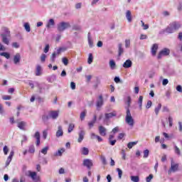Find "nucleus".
Instances as JSON below:
<instances>
[{
	"mask_svg": "<svg viewBox=\"0 0 182 182\" xmlns=\"http://www.w3.org/2000/svg\"><path fill=\"white\" fill-rule=\"evenodd\" d=\"M63 153H65V148H61L58 149L55 154L54 156L55 157H62Z\"/></svg>",
	"mask_w": 182,
	"mask_h": 182,
	"instance_id": "18",
	"label": "nucleus"
},
{
	"mask_svg": "<svg viewBox=\"0 0 182 182\" xmlns=\"http://www.w3.org/2000/svg\"><path fill=\"white\" fill-rule=\"evenodd\" d=\"M163 86H166V85H168V79H164L162 81Z\"/></svg>",
	"mask_w": 182,
	"mask_h": 182,
	"instance_id": "61",
	"label": "nucleus"
},
{
	"mask_svg": "<svg viewBox=\"0 0 182 182\" xmlns=\"http://www.w3.org/2000/svg\"><path fill=\"white\" fill-rule=\"evenodd\" d=\"M150 153V151L149 149H146L144 151V159H147L149 157V154Z\"/></svg>",
	"mask_w": 182,
	"mask_h": 182,
	"instance_id": "45",
	"label": "nucleus"
},
{
	"mask_svg": "<svg viewBox=\"0 0 182 182\" xmlns=\"http://www.w3.org/2000/svg\"><path fill=\"white\" fill-rule=\"evenodd\" d=\"M25 126H26V122L21 121L18 123L17 127L20 129V130H25Z\"/></svg>",
	"mask_w": 182,
	"mask_h": 182,
	"instance_id": "24",
	"label": "nucleus"
},
{
	"mask_svg": "<svg viewBox=\"0 0 182 182\" xmlns=\"http://www.w3.org/2000/svg\"><path fill=\"white\" fill-rule=\"evenodd\" d=\"M153 174H149V176H147L146 178V182H151V180H153Z\"/></svg>",
	"mask_w": 182,
	"mask_h": 182,
	"instance_id": "50",
	"label": "nucleus"
},
{
	"mask_svg": "<svg viewBox=\"0 0 182 182\" xmlns=\"http://www.w3.org/2000/svg\"><path fill=\"white\" fill-rule=\"evenodd\" d=\"M23 139L21 140V146H23V143L28 141V136L26 135L22 136Z\"/></svg>",
	"mask_w": 182,
	"mask_h": 182,
	"instance_id": "49",
	"label": "nucleus"
},
{
	"mask_svg": "<svg viewBox=\"0 0 182 182\" xmlns=\"http://www.w3.org/2000/svg\"><path fill=\"white\" fill-rule=\"evenodd\" d=\"M87 39L90 48H93V41H92V38H90V33H88Z\"/></svg>",
	"mask_w": 182,
	"mask_h": 182,
	"instance_id": "32",
	"label": "nucleus"
},
{
	"mask_svg": "<svg viewBox=\"0 0 182 182\" xmlns=\"http://www.w3.org/2000/svg\"><path fill=\"white\" fill-rule=\"evenodd\" d=\"M109 68L112 69V70H114V69H116V62H114L113 60L109 61Z\"/></svg>",
	"mask_w": 182,
	"mask_h": 182,
	"instance_id": "30",
	"label": "nucleus"
},
{
	"mask_svg": "<svg viewBox=\"0 0 182 182\" xmlns=\"http://www.w3.org/2000/svg\"><path fill=\"white\" fill-rule=\"evenodd\" d=\"M123 45L122 43H119L118 44V55L119 56H122V53H123V52H124V50L123 49Z\"/></svg>",
	"mask_w": 182,
	"mask_h": 182,
	"instance_id": "28",
	"label": "nucleus"
},
{
	"mask_svg": "<svg viewBox=\"0 0 182 182\" xmlns=\"http://www.w3.org/2000/svg\"><path fill=\"white\" fill-rule=\"evenodd\" d=\"M0 56H4V58H6V59H9V58H11V55L9 54V53L6 52L1 53Z\"/></svg>",
	"mask_w": 182,
	"mask_h": 182,
	"instance_id": "37",
	"label": "nucleus"
},
{
	"mask_svg": "<svg viewBox=\"0 0 182 182\" xmlns=\"http://www.w3.org/2000/svg\"><path fill=\"white\" fill-rule=\"evenodd\" d=\"M176 32L173 26L169 24L165 29H162L159 31V35H165V33H174Z\"/></svg>",
	"mask_w": 182,
	"mask_h": 182,
	"instance_id": "5",
	"label": "nucleus"
},
{
	"mask_svg": "<svg viewBox=\"0 0 182 182\" xmlns=\"http://www.w3.org/2000/svg\"><path fill=\"white\" fill-rule=\"evenodd\" d=\"M100 160L104 166H106V164H107V161L106 160V157H105V156L102 155L100 156Z\"/></svg>",
	"mask_w": 182,
	"mask_h": 182,
	"instance_id": "42",
	"label": "nucleus"
},
{
	"mask_svg": "<svg viewBox=\"0 0 182 182\" xmlns=\"http://www.w3.org/2000/svg\"><path fill=\"white\" fill-rule=\"evenodd\" d=\"M85 131L81 130L79 132V133H78L79 137L77 139L78 143H82V141H83V139H85Z\"/></svg>",
	"mask_w": 182,
	"mask_h": 182,
	"instance_id": "15",
	"label": "nucleus"
},
{
	"mask_svg": "<svg viewBox=\"0 0 182 182\" xmlns=\"http://www.w3.org/2000/svg\"><path fill=\"white\" fill-rule=\"evenodd\" d=\"M174 150L175 154H177V156H181V151H180V149L177 147V145H174Z\"/></svg>",
	"mask_w": 182,
	"mask_h": 182,
	"instance_id": "36",
	"label": "nucleus"
},
{
	"mask_svg": "<svg viewBox=\"0 0 182 182\" xmlns=\"http://www.w3.org/2000/svg\"><path fill=\"white\" fill-rule=\"evenodd\" d=\"M70 26V23L62 21L57 24V31H58V32H65V31L69 29Z\"/></svg>",
	"mask_w": 182,
	"mask_h": 182,
	"instance_id": "3",
	"label": "nucleus"
},
{
	"mask_svg": "<svg viewBox=\"0 0 182 182\" xmlns=\"http://www.w3.org/2000/svg\"><path fill=\"white\" fill-rule=\"evenodd\" d=\"M125 48H130V40L125 41Z\"/></svg>",
	"mask_w": 182,
	"mask_h": 182,
	"instance_id": "62",
	"label": "nucleus"
},
{
	"mask_svg": "<svg viewBox=\"0 0 182 182\" xmlns=\"http://www.w3.org/2000/svg\"><path fill=\"white\" fill-rule=\"evenodd\" d=\"M29 173V177H31L32 180L33 181H36V178H38V175L36 174V172H32L31 171H28Z\"/></svg>",
	"mask_w": 182,
	"mask_h": 182,
	"instance_id": "23",
	"label": "nucleus"
},
{
	"mask_svg": "<svg viewBox=\"0 0 182 182\" xmlns=\"http://www.w3.org/2000/svg\"><path fill=\"white\" fill-rule=\"evenodd\" d=\"M48 115L50 119H53V120H56V119H58V117H59V112L50 111Z\"/></svg>",
	"mask_w": 182,
	"mask_h": 182,
	"instance_id": "10",
	"label": "nucleus"
},
{
	"mask_svg": "<svg viewBox=\"0 0 182 182\" xmlns=\"http://www.w3.org/2000/svg\"><path fill=\"white\" fill-rule=\"evenodd\" d=\"M103 105H105V101L103 100V95H100L98 96V98L96 101L97 110H99V109H100V107H102Z\"/></svg>",
	"mask_w": 182,
	"mask_h": 182,
	"instance_id": "7",
	"label": "nucleus"
},
{
	"mask_svg": "<svg viewBox=\"0 0 182 182\" xmlns=\"http://www.w3.org/2000/svg\"><path fill=\"white\" fill-rule=\"evenodd\" d=\"M49 119H50V117H49V114H48V116L43 115V117H42V119L44 122V123H46V122H48V120H49Z\"/></svg>",
	"mask_w": 182,
	"mask_h": 182,
	"instance_id": "46",
	"label": "nucleus"
},
{
	"mask_svg": "<svg viewBox=\"0 0 182 182\" xmlns=\"http://www.w3.org/2000/svg\"><path fill=\"white\" fill-rule=\"evenodd\" d=\"M157 49H159V45L156 43L154 44L151 49L152 56H156V54L157 53Z\"/></svg>",
	"mask_w": 182,
	"mask_h": 182,
	"instance_id": "17",
	"label": "nucleus"
},
{
	"mask_svg": "<svg viewBox=\"0 0 182 182\" xmlns=\"http://www.w3.org/2000/svg\"><path fill=\"white\" fill-rule=\"evenodd\" d=\"M49 44H47L43 50L44 53H48L49 52Z\"/></svg>",
	"mask_w": 182,
	"mask_h": 182,
	"instance_id": "58",
	"label": "nucleus"
},
{
	"mask_svg": "<svg viewBox=\"0 0 182 182\" xmlns=\"http://www.w3.org/2000/svg\"><path fill=\"white\" fill-rule=\"evenodd\" d=\"M116 116H117V113H116L115 111L109 113H105L103 118L104 123H109V120H110L112 117H116Z\"/></svg>",
	"mask_w": 182,
	"mask_h": 182,
	"instance_id": "4",
	"label": "nucleus"
},
{
	"mask_svg": "<svg viewBox=\"0 0 182 182\" xmlns=\"http://www.w3.org/2000/svg\"><path fill=\"white\" fill-rule=\"evenodd\" d=\"M28 151L31 154H33L35 153V146L33 144H31L28 146Z\"/></svg>",
	"mask_w": 182,
	"mask_h": 182,
	"instance_id": "31",
	"label": "nucleus"
},
{
	"mask_svg": "<svg viewBox=\"0 0 182 182\" xmlns=\"http://www.w3.org/2000/svg\"><path fill=\"white\" fill-rule=\"evenodd\" d=\"M80 151L83 156H87L89 154V149L86 147L81 148Z\"/></svg>",
	"mask_w": 182,
	"mask_h": 182,
	"instance_id": "27",
	"label": "nucleus"
},
{
	"mask_svg": "<svg viewBox=\"0 0 182 182\" xmlns=\"http://www.w3.org/2000/svg\"><path fill=\"white\" fill-rule=\"evenodd\" d=\"M138 105L139 109L141 110L142 107H143V96H139V100H138Z\"/></svg>",
	"mask_w": 182,
	"mask_h": 182,
	"instance_id": "29",
	"label": "nucleus"
},
{
	"mask_svg": "<svg viewBox=\"0 0 182 182\" xmlns=\"http://www.w3.org/2000/svg\"><path fill=\"white\" fill-rule=\"evenodd\" d=\"M23 26L26 32H31V26L29 25V23H25Z\"/></svg>",
	"mask_w": 182,
	"mask_h": 182,
	"instance_id": "39",
	"label": "nucleus"
},
{
	"mask_svg": "<svg viewBox=\"0 0 182 182\" xmlns=\"http://www.w3.org/2000/svg\"><path fill=\"white\" fill-rule=\"evenodd\" d=\"M168 122H169V127H173V117H168Z\"/></svg>",
	"mask_w": 182,
	"mask_h": 182,
	"instance_id": "59",
	"label": "nucleus"
},
{
	"mask_svg": "<svg viewBox=\"0 0 182 182\" xmlns=\"http://www.w3.org/2000/svg\"><path fill=\"white\" fill-rule=\"evenodd\" d=\"M34 137L36 139V146H39L41 144V133L36 132L34 134Z\"/></svg>",
	"mask_w": 182,
	"mask_h": 182,
	"instance_id": "20",
	"label": "nucleus"
},
{
	"mask_svg": "<svg viewBox=\"0 0 182 182\" xmlns=\"http://www.w3.org/2000/svg\"><path fill=\"white\" fill-rule=\"evenodd\" d=\"M82 165L87 167V170H90L93 167V161L91 159H86L83 160Z\"/></svg>",
	"mask_w": 182,
	"mask_h": 182,
	"instance_id": "8",
	"label": "nucleus"
},
{
	"mask_svg": "<svg viewBox=\"0 0 182 182\" xmlns=\"http://www.w3.org/2000/svg\"><path fill=\"white\" fill-rule=\"evenodd\" d=\"M73 129H75V124H70L68 129V133H72V132H73Z\"/></svg>",
	"mask_w": 182,
	"mask_h": 182,
	"instance_id": "41",
	"label": "nucleus"
},
{
	"mask_svg": "<svg viewBox=\"0 0 182 182\" xmlns=\"http://www.w3.org/2000/svg\"><path fill=\"white\" fill-rule=\"evenodd\" d=\"M3 100H11L12 97L11 95H4L2 97Z\"/></svg>",
	"mask_w": 182,
	"mask_h": 182,
	"instance_id": "52",
	"label": "nucleus"
},
{
	"mask_svg": "<svg viewBox=\"0 0 182 182\" xmlns=\"http://www.w3.org/2000/svg\"><path fill=\"white\" fill-rule=\"evenodd\" d=\"M97 120V117L96 115H94L92 120L88 122V126L90 129H92V127L95 126V123H96Z\"/></svg>",
	"mask_w": 182,
	"mask_h": 182,
	"instance_id": "21",
	"label": "nucleus"
},
{
	"mask_svg": "<svg viewBox=\"0 0 182 182\" xmlns=\"http://www.w3.org/2000/svg\"><path fill=\"white\" fill-rule=\"evenodd\" d=\"M47 29H50L51 28H53L55 26V20L53 18H50L46 24Z\"/></svg>",
	"mask_w": 182,
	"mask_h": 182,
	"instance_id": "14",
	"label": "nucleus"
},
{
	"mask_svg": "<svg viewBox=\"0 0 182 182\" xmlns=\"http://www.w3.org/2000/svg\"><path fill=\"white\" fill-rule=\"evenodd\" d=\"M122 159L123 160H126V151H124V149L122 150Z\"/></svg>",
	"mask_w": 182,
	"mask_h": 182,
	"instance_id": "57",
	"label": "nucleus"
},
{
	"mask_svg": "<svg viewBox=\"0 0 182 182\" xmlns=\"http://www.w3.org/2000/svg\"><path fill=\"white\" fill-rule=\"evenodd\" d=\"M125 16H126L127 20L128 21V22H129V23L132 22V11H130V10H127L126 11Z\"/></svg>",
	"mask_w": 182,
	"mask_h": 182,
	"instance_id": "22",
	"label": "nucleus"
},
{
	"mask_svg": "<svg viewBox=\"0 0 182 182\" xmlns=\"http://www.w3.org/2000/svg\"><path fill=\"white\" fill-rule=\"evenodd\" d=\"M168 55H170V49L165 48L159 53L157 59H161L163 56H168Z\"/></svg>",
	"mask_w": 182,
	"mask_h": 182,
	"instance_id": "6",
	"label": "nucleus"
},
{
	"mask_svg": "<svg viewBox=\"0 0 182 182\" xmlns=\"http://www.w3.org/2000/svg\"><path fill=\"white\" fill-rule=\"evenodd\" d=\"M56 52H53L51 57H50V60L52 62H55V59H56Z\"/></svg>",
	"mask_w": 182,
	"mask_h": 182,
	"instance_id": "51",
	"label": "nucleus"
},
{
	"mask_svg": "<svg viewBox=\"0 0 182 182\" xmlns=\"http://www.w3.org/2000/svg\"><path fill=\"white\" fill-rule=\"evenodd\" d=\"M57 79L56 75H52L47 77V80L49 82V83H53Z\"/></svg>",
	"mask_w": 182,
	"mask_h": 182,
	"instance_id": "26",
	"label": "nucleus"
},
{
	"mask_svg": "<svg viewBox=\"0 0 182 182\" xmlns=\"http://www.w3.org/2000/svg\"><path fill=\"white\" fill-rule=\"evenodd\" d=\"M48 150H49V146H46L43 149H41V153L43 154H48Z\"/></svg>",
	"mask_w": 182,
	"mask_h": 182,
	"instance_id": "43",
	"label": "nucleus"
},
{
	"mask_svg": "<svg viewBox=\"0 0 182 182\" xmlns=\"http://www.w3.org/2000/svg\"><path fill=\"white\" fill-rule=\"evenodd\" d=\"M87 113V111L85 109L83 112L80 113V119L81 120H85V117H86V114Z\"/></svg>",
	"mask_w": 182,
	"mask_h": 182,
	"instance_id": "34",
	"label": "nucleus"
},
{
	"mask_svg": "<svg viewBox=\"0 0 182 182\" xmlns=\"http://www.w3.org/2000/svg\"><path fill=\"white\" fill-rule=\"evenodd\" d=\"M63 136V128L61 125L58 127V130L55 133V136L59 139V137H62Z\"/></svg>",
	"mask_w": 182,
	"mask_h": 182,
	"instance_id": "11",
	"label": "nucleus"
},
{
	"mask_svg": "<svg viewBox=\"0 0 182 182\" xmlns=\"http://www.w3.org/2000/svg\"><path fill=\"white\" fill-rule=\"evenodd\" d=\"M62 62L65 65V66H68V65L69 64V60H68V58H63Z\"/></svg>",
	"mask_w": 182,
	"mask_h": 182,
	"instance_id": "47",
	"label": "nucleus"
},
{
	"mask_svg": "<svg viewBox=\"0 0 182 182\" xmlns=\"http://www.w3.org/2000/svg\"><path fill=\"white\" fill-rule=\"evenodd\" d=\"M70 87H71L72 90H75V89H76V83H75V82H71Z\"/></svg>",
	"mask_w": 182,
	"mask_h": 182,
	"instance_id": "56",
	"label": "nucleus"
},
{
	"mask_svg": "<svg viewBox=\"0 0 182 182\" xmlns=\"http://www.w3.org/2000/svg\"><path fill=\"white\" fill-rule=\"evenodd\" d=\"M11 161H12V157L8 156L7 160L6 161V167H8V166L11 164Z\"/></svg>",
	"mask_w": 182,
	"mask_h": 182,
	"instance_id": "48",
	"label": "nucleus"
},
{
	"mask_svg": "<svg viewBox=\"0 0 182 182\" xmlns=\"http://www.w3.org/2000/svg\"><path fill=\"white\" fill-rule=\"evenodd\" d=\"M3 151H4L5 156H6V154H8V151H9V149H8L7 146H4L3 148Z\"/></svg>",
	"mask_w": 182,
	"mask_h": 182,
	"instance_id": "53",
	"label": "nucleus"
},
{
	"mask_svg": "<svg viewBox=\"0 0 182 182\" xmlns=\"http://www.w3.org/2000/svg\"><path fill=\"white\" fill-rule=\"evenodd\" d=\"M178 170V164H174V161L171 160V168L168 171V173L171 171H173L175 173V171H177Z\"/></svg>",
	"mask_w": 182,
	"mask_h": 182,
	"instance_id": "9",
	"label": "nucleus"
},
{
	"mask_svg": "<svg viewBox=\"0 0 182 182\" xmlns=\"http://www.w3.org/2000/svg\"><path fill=\"white\" fill-rule=\"evenodd\" d=\"M41 62H45L46 60V55L42 54L41 56Z\"/></svg>",
	"mask_w": 182,
	"mask_h": 182,
	"instance_id": "60",
	"label": "nucleus"
},
{
	"mask_svg": "<svg viewBox=\"0 0 182 182\" xmlns=\"http://www.w3.org/2000/svg\"><path fill=\"white\" fill-rule=\"evenodd\" d=\"M131 180L133 182H139V181H140V178H139V176H132Z\"/></svg>",
	"mask_w": 182,
	"mask_h": 182,
	"instance_id": "38",
	"label": "nucleus"
},
{
	"mask_svg": "<svg viewBox=\"0 0 182 182\" xmlns=\"http://www.w3.org/2000/svg\"><path fill=\"white\" fill-rule=\"evenodd\" d=\"M117 173H118V177H119V179L122 178V176H123V171H122V169L117 168Z\"/></svg>",
	"mask_w": 182,
	"mask_h": 182,
	"instance_id": "44",
	"label": "nucleus"
},
{
	"mask_svg": "<svg viewBox=\"0 0 182 182\" xmlns=\"http://www.w3.org/2000/svg\"><path fill=\"white\" fill-rule=\"evenodd\" d=\"M170 24L175 31H177L178 29H180V28H181V24L176 21L172 22Z\"/></svg>",
	"mask_w": 182,
	"mask_h": 182,
	"instance_id": "16",
	"label": "nucleus"
},
{
	"mask_svg": "<svg viewBox=\"0 0 182 182\" xmlns=\"http://www.w3.org/2000/svg\"><path fill=\"white\" fill-rule=\"evenodd\" d=\"M42 75V67L38 65L36 69V76H41Z\"/></svg>",
	"mask_w": 182,
	"mask_h": 182,
	"instance_id": "25",
	"label": "nucleus"
},
{
	"mask_svg": "<svg viewBox=\"0 0 182 182\" xmlns=\"http://www.w3.org/2000/svg\"><path fill=\"white\" fill-rule=\"evenodd\" d=\"M130 103H132V97L130 96L127 97V107H125L127 110V115L125 117V122L128 126L133 127L134 126V119L132 117V113H130Z\"/></svg>",
	"mask_w": 182,
	"mask_h": 182,
	"instance_id": "1",
	"label": "nucleus"
},
{
	"mask_svg": "<svg viewBox=\"0 0 182 182\" xmlns=\"http://www.w3.org/2000/svg\"><path fill=\"white\" fill-rule=\"evenodd\" d=\"M133 65V63L130 60H127L124 64H123V68H124L125 69H129V68H132Z\"/></svg>",
	"mask_w": 182,
	"mask_h": 182,
	"instance_id": "19",
	"label": "nucleus"
},
{
	"mask_svg": "<svg viewBox=\"0 0 182 182\" xmlns=\"http://www.w3.org/2000/svg\"><path fill=\"white\" fill-rule=\"evenodd\" d=\"M14 65H18L21 62V53H16L13 58Z\"/></svg>",
	"mask_w": 182,
	"mask_h": 182,
	"instance_id": "12",
	"label": "nucleus"
},
{
	"mask_svg": "<svg viewBox=\"0 0 182 182\" xmlns=\"http://www.w3.org/2000/svg\"><path fill=\"white\" fill-rule=\"evenodd\" d=\"M2 33L0 36L1 38V41L4 45H9V38H11V31L6 27H3L1 28Z\"/></svg>",
	"mask_w": 182,
	"mask_h": 182,
	"instance_id": "2",
	"label": "nucleus"
},
{
	"mask_svg": "<svg viewBox=\"0 0 182 182\" xmlns=\"http://www.w3.org/2000/svg\"><path fill=\"white\" fill-rule=\"evenodd\" d=\"M12 46H13V48L18 49L19 48L20 45L17 42H15V43H13Z\"/></svg>",
	"mask_w": 182,
	"mask_h": 182,
	"instance_id": "63",
	"label": "nucleus"
},
{
	"mask_svg": "<svg viewBox=\"0 0 182 182\" xmlns=\"http://www.w3.org/2000/svg\"><path fill=\"white\" fill-rule=\"evenodd\" d=\"M99 133L100 136H106L107 134V129L103 126H100L99 127Z\"/></svg>",
	"mask_w": 182,
	"mask_h": 182,
	"instance_id": "13",
	"label": "nucleus"
},
{
	"mask_svg": "<svg viewBox=\"0 0 182 182\" xmlns=\"http://www.w3.org/2000/svg\"><path fill=\"white\" fill-rule=\"evenodd\" d=\"M151 105H153V102H151V100H149L146 105V109H150V107H151Z\"/></svg>",
	"mask_w": 182,
	"mask_h": 182,
	"instance_id": "54",
	"label": "nucleus"
},
{
	"mask_svg": "<svg viewBox=\"0 0 182 182\" xmlns=\"http://www.w3.org/2000/svg\"><path fill=\"white\" fill-rule=\"evenodd\" d=\"M178 127H179V132L181 133H182V122H178Z\"/></svg>",
	"mask_w": 182,
	"mask_h": 182,
	"instance_id": "64",
	"label": "nucleus"
},
{
	"mask_svg": "<svg viewBox=\"0 0 182 182\" xmlns=\"http://www.w3.org/2000/svg\"><path fill=\"white\" fill-rule=\"evenodd\" d=\"M161 109V103H159L158 106L155 108L154 112L156 116L159 115V112Z\"/></svg>",
	"mask_w": 182,
	"mask_h": 182,
	"instance_id": "33",
	"label": "nucleus"
},
{
	"mask_svg": "<svg viewBox=\"0 0 182 182\" xmlns=\"http://www.w3.org/2000/svg\"><path fill=\"white\" fill-rule=\"evenodd\" d=\"M176 89L177 92H179V93H182V86L181 85H177Z\"/></svg>",
	"mask_w": 182,
	"mask_h": 182,
	"instance_id": "55",
	"label": "nucleus"
},
{
	"mask_svg": "<svg viewBox=\"0 0 182 182\" xmlns=\"http://www.w3.org/2000/svg\"><path fill=\"white\" fill-rule=\"evenodd\" d=\"M138 141H132L129 142L127 144L128 149H133L134 146H136L137 144Z\"/></svg>",
	"mask_w": 182,
	"mask_h": 182,
	"instance_id": "35",
	"label": "nucleus"
},
{
	"mask_svg": "<svg viewBox=\"0 0 182 182\" xmlns=\"http://www.w3.org/2000/svg\"><path fill=\"white\" fill-rule=\"evenodd\" d=\"M92 62H93V54L90 53L88 56L87 63L90 65L92 64Z\"/></svg>",
	"mask_w": 182,
	"mask_h": 182,
	"instance_id": "40",
	"label": "nucleus"
}]
</instances>
